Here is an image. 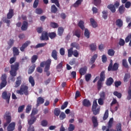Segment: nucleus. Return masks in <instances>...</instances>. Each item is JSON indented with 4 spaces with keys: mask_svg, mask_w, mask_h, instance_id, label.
I'll return each mask as SVG.
<instances>
[{
    "mask_svg": "<svg viewBox=\"0 0 131 131\" xmlns=\"http://www.w3.org/2000/svg\"><path fill=\"white\" fill-rule=\"evenodd\" d=\"M105 71H102L100 74L99 80L97 82V90L100 91L103 88V81H105Z\"/></svg>",
    "mask_w": 131,
    "mask_h": 131,
    "instance_id": "f257e3e1",
    "label": "nucleus"
},
{
    "mask_svg": "<svg viewBox=\"0 0 131 131\" xmlns=\"http://www.w3.org/2000/svg\"><path fill=\"white\" fill-rule=\"evenodd\" d=\"M4 118L6 120V122L4 124V127L6 128L11 122L12 121V116H11V113L9 111L6 112L4 116Z\"/></svg>",
    "mask_w": 131,
    "mask_h": 131,
    "instance_id": "f03ea898",
    "label": "nucleus"
},
{
    "mask_svg": "<svg viewBox=\"0 0 131 131\" xmlns=\"http://www.w3.org/2000/svg\"><path fill=\"white\" fill-rule=\"evenodd\" d=\"M16 93L19 95L22 96L25 95L28 96L29 95V92L28 91V86L26 85H21L19 90L16 91Z\"/></svg>",
    "mask_w": 131,
    "mask_h": 131,
    "instance_id": "7ed1b4c3",
    "label": "nucleus"
},
{
    "mask_svg": "<svg viewBox=\"0 0 131 131\" xmlns=\"http://www.w3.org/2000/svg\"><path fill=\"white\" fill-rule=\"evenodd\" d=\"M18 70H19V62H15V64L11 66V70L10 71V75L16 76L17 71Z\"/></svg>",
    "mask_w": 131,
    "mask_h": 131,
    "instance_id": "20e7f679",
    "label": "nucleus"
},
{
    "mask_svg": "<svg viewBox=\"0 0 131 131\" xmlns=\"http://www.w3.org/2000/svg\"><path fill=\"white\" fill-rule=\"evenodd\" d=\"M119 64L117 62H115L113 65V61L111 60L110 63L107 68L108 71H117Z\"/></svg>",
    "mask_w": 131,
    "mask_h": 131,
    "instance_id": "39448f33",
    "label": "nucleus"
},
{
    "mask_svg": "<svg viewBox=\"0 0 131 131\" xmlns=\"http://www.w3.org/2000/svg\"><path fill=\"white\" fill-rule=\"evenodd\" d=\"M51 64H52V60L51 59H48L46 61H42L40 63V67H45V71H49L50 70V67L51 66Z\"/></svg>",
    "mask_w": 131,
    "mask_h": 131,
    "instance_id": "423d86ee",
    "label": "nucleus"
},
{
    "mask_svg": "<svg viewBox=\"0 0 131 131\" xmlns=\"http://www.w3.org/2000/svg\"><path fill=\"white\" fill-rule=\"evenodd\" d=\"M98 103H97V100H94L93 103L92 111L93 112L94 115H98L100 113V108H97Z\"/></svg>",
    "mask_w": 131,
    "mask_h": 131,
    "instance_id": "0eeeda50",
    "label": "nucleus"
},
{
    "mask_svg": "<svg viewBox=\"0 0 131 131\" xmlns=\"http://www.w3.org/2000/svg\"><path fill=\"white\" fill-rule=\"evenodd\" d=\"M2 82L0 84V90H2L7 85V75L6 74H3L1 77Z\"/></svg>",
    "mask_w": 131,
    "mask_h": 131,
    "instance_id": "6e6552de",
    "label": "nucleus"
},
{
    "mask_svg": "<svg viewBox=\"0 0 131 131\" xmlns=\"http://www.w3.org/2000/svg\"><path fill=\"white\" fill-rule=\"evenodd\" d=\"M2 98L4 100H6L7 103H10V99H11V93H8L7 91H4L2 93Z\"/></svg>",
    "mask_w": 131,
    "mask_h": 131,
    "instance_id": "1a4fd4ad",
    "label": "nucleus"
},
{
    "mask_svg": "<svg viewBox=\"0 0 131 131\" xmlns=\"http://www.w3.org/2000/svg\"><path fill=\"white\" fill-rule=\"evenodd\" d=\"M41 40H49V33L47 31H43L40 37Z\"/></svg>",
    "mask_w": 131,
    "mask_h": 131,
    "instance_id": "9d476101",
    "label": "nucleus"
},
{
    "mask_svg": "<svg viewBox=\"0 0 131 131\" xmlns=\"http://www.w3.org/2000/svg\"><path fill=\"white\" fill-rule=\"evenodd\" d=\"M15 126H16V123H15V122H12L8 125L7 127V130L14 131L15 130Z\"/></svg>",
    "mask_w": 131,
    "mask_h": 131,
    "instance_id": "9b49d317",
    "label": "nucleus"
},
{
    "mask_svg": "<svg viewBox=\"0 0 131 131\" xmlns=\"http://www.w3.org/2000/svg\"><path fill=\"white\" fill-rule=\"evenodd\" d=\"M21 83H22V77L21 76H19L16 78L15 88H18L20 86Z\"/></svg>",
    "mask_w": 131,
    "mask_h": 131,
    "instance_id": "f8f14e48",
    "label": "nucleus"
},
{
    "mask_svg": "<svg viewBox=\"0 0 131 131\" xmlns=\"http://www.w3.org/2000/svg\"><path fill=\"white\" fill-rule=\"evenodd\" d=\"M88 71V67L84 66V67L81 68L79 70V72L80 75H84L86 74V72Z\"/></svg>",
    "mask_w": 131,
    "mask_h": 131,
    "instance_id": "ddd939ff",
    "label": "nucleus"
},
{
    "mask_svg": "<svg viewBox=\"0 0 131 131\" xmlns=\"http://www.w3.org/2000/svg\"><path fill=\"white\" fill-rule=\"evenodd\" d=\"M36 107H38L40 105H41V104H43L45 103V99L41 97H39L36 100Z\"/></svg>",
    "mask_w": 131,
    "mask_h": 131,
    "instance_id": "4468645a",
    "label": "nucleus"
},
{
    "mask_svg": "<svg viewBox=\"0 0 131 131\" xmlns=\"http://www.w3.org/2000/svg\"><path fill=\"white\" fill-rule=\"evenodd\" d=\"M30 43H31V42L30 41H27L25 43L23 44L21 47L20 48V50L21 52H24L25 51V49H26V48H27L28 46L30 45Z\"/></svg>",
    "mask_w": 131,
    "mask_h": 131,
    "instance_id": "2eb2a0df",
    "label": "nucleus"
},
{
    "mask_svg": "<svg viewBox=\"0 0 131 131\" xmlns=\"http://www.w3.org/2000/svg\"><path fill=\"white\" fill-rule=\"evenodd\" d=\"M28 29V22L26 21H24L23 22V25L21 27V30L22 31H26Z\"/></svg>",
    "mask_w": 131,
    "mask_h": 131,
    "instance_id": "dca6fc26",
    "label": "nucleus"
},
{
    "mask_svg": "<svg viewBox=\"0 0 131 131\" xmlns=\"http://www.w3.org/2000/svg\"><path fill=\"white\" fill-rule=\"evenodd\" d=\"M51 57L55 61H57V60H58V52H57V50H52V52L51 53Z\"/></svg>",
    "mask_w": 131,
    "mask_h": 131,
    "instance_id": "f3484780",
    "label": "nucleus"
},
{
    "mask_svg": "<svg viewBox=\"0 0 131 131\" xmlns=\"http://www.w3.org/2000/svg\"><path fill=\"white\" fill-rule=\"evenodd\" d=\"M92 121L93 123L94 127H97V126L99 125V123H98V118L97 117L93 116L92 118Z\"/></svg>",
    "mask_w": 131,
    "mask_h": 131,
    "instance_id": "a211bd4d",
    "label": "nucleus"
},
{
    "mask_svg": "<svg viewBox=\"0 0 131 131\" xmlns=\"http://www.w3.org/2000/svg\"><path fill=\"white\" fill-rule=\"evenodd\" d=\"M14 16V9H10L7 15V19H12Z\"/></svg>",
    "mask_w": 131,
    "mask_h": 131,
    "instance_id": "6ab92c4d",
    "label": "nucleus"
},
{
    "mask_svg": "<svg viewBox=\"0 0 131 131\" xmlns=\"http://www.w3.org/2000/svg\"><path fill=\"white\" fill-rule=\"evenodd\" d=\"M36 121V117L31 116V118L28 120V123L30 126H31L33 123Z\"/></svg>",
    "mask_w": 131,
    "mask_h": 131,
    "instance_id": "aec40b11",
    "label": "nucleus"
},
{
    "mask_svg": "<svg viewBox=\"0 0 131 131\" xmlns=\"http://www.w3.org/2000/svg\"><path fill=\"white\" fill-rule=\"evenodd\" d=\"M113 126V118H112L110 119L107 123V128L106 131H110V128H111Z\"/></svg>",
    "mask_w": 131,
    "mask_h": 131,
    "instance_id": "412c9836",
    "label": "nucleus"
},
{
    "mask_svg": "<svg viewBox=\"0 0 131 131\" xmlns=\"http://www.w3.org/2000/svg\"><path fill=\"white\" fill-rule=\"evenodd\" d=\"M73 35L78 37V38H80L81 35V31L80 30L77 29L73 32Z\"/></svg>",
    "mask_w": 131,
    "mask_h": 131,
    "instance_id": "4be33fe9",
    "label": "nucleus"
},
{
    "mask_svg": "<svg viewBox=\"0 0 131 131\" xmlns=\"http://www.w3.org/2000/svg\"><path fill=\"white\" fill-rule=\"evenodd\" d=\"M114 82V80L112 78V77H110L106 79V84L107 86H110V85H112V83Z\"/></svg>",
    "mask_w": 131,
    "mask_h": 131,
    "instance_id": "5701e85b",
    "label": "nucleus"
},
{
    "mask_svg": "<svg viewBox=\"0 0 131 131\" xmlns=\"http://www.w3.org/2000/svg\"><path fill=\"white\" fill-rule=\"evenodd\" d=\"M35 67H36L35 64H33V65H32L28 70V74H31L35 70Z\"/></svg>",
    "mask_w": 131,
    "mask_h": 131,
    "instance_id": "b1692460",
    "label": "nucleus"
},
{
    "mask_svg": "<svg viewBox=\"0 0 131 131\" xmlns=\"http://www.w3.org/2000/svg\"><path fill=\"white\" fill-rule=\"evenodd\" d=\"M116 25L118 27H122L123 26V21L121 19H118L116 21Z\"/></svg>",
    "mask_w": 131,
    "mask_h": 131,
    "instance_id": "393cba45",
    "label": "nucleus"
},
{
    "mask_svg": "<svg viewBox=\"0 0 131 131\" xmlns=\"http://www.w3.org/2000/svg\"><path fill=\"white\" fill-rule=\"evenodd\" d=\"M116 130L111 129V131H122L121 123H119L116 126Z\"/></svg>",
    "mask_w": 131,
    "mask_h": 131,
    "instance_id": "a878e982",
    "label": "nucleus"
},
{
    "mask_svg": "<svg viewBox=\"0 0 131 131\" xmlns=\"http://www.w3.org/2000/svg\"><path fill=\"white\" fill-rule=\"evenodd\" d=\"M107 8L112 13H115L116 12V9L113 4H110L107 6Z\"/></svg>",
    "mask_w": 131,
    "mask_h": 131,
    "instance_id": "bb28decb",
    "label": "nucleus"
},
{
    "mask_svg": "<svg viewBox=\"0 0 131 131\" xmlns=\"http://www.w3.org/2000/svg\"><path fill=\"white\" fill-rule=\"evenodd\" d=\"M98 58V54H94L90 59V64H94Z\"/></svg>",
    "mask_w": 131,
    "mask_h": 131,
    "instance_id": "cd10ccee",
    "label": "nucleus"
},
{
    "mask_svg": "<svg viewBox=\"0 0 131 131\" xmlns=\"http://www.w3.org/2000/svg\"><path fill=\"white\" fill-rule=\"evenodd\" d=\"M90 23L91 24L93 28H96L98 27V24L95 21L93 18H90Z\"/></svg>",
    "mask_w": 131,
    "mask_h": 131,
    "instance_id": "c85d7f7f",
    "label": "nucleus"
},
{
    "mask_svg": "<svg viewBox=\"0 0 131 131\" xmlns=\"http://www.w3.org/2000/svg\"><path fill=\"white\" fill-rule=\"evenodd\" d=\"M83 105L85 107H89V106L91 105V102H90L89 99H85L83 101Z\"/></svg>",
    "mask_w": 131,
    "mask_h": 131,
    "instance_id": "c756f323",
    "label": "nucleus"
},
{
    "mask_svg": "<svg viewBox=\"0 0 131 131\" xmlns=\"http://www.w3.org/2000/svg\"><path fill=\"white\" fill-rule=\"evenodd\" d=\"M83 2V0H77L74 4L73 7L74 8H78V7H79L80 5H81V3Z\"/></svg>",
    "mask_w": 131,
    "mask_h": 131,
    "instance_id": "7c9ffc66",
    "label": "nucleus"
},
{
    "mask_svg": "<svg viewBox=\"0 0 131 131\" xmlns=\"http://www.w3.org/2000/svg\"><path fill=\"white\" fill-rule=\"evenodd\" d=\"M84 35L85 37H86L88 39L90 38L91 33H90V31H89V29H84Z\"/></svg>",
    "mask_w": 131,
    "mask_h": 131,
    "instance_id": "2f4dec72",
    "label": "nucleus"
},
{
    "mask_svg": "<svg viewBox=\"0 0 131 131\" xmlns=\"http://www.w3.org/2000/svg\"><path fill=\"white\" fill-rule=\"evenodd\" d=\"M130 78V74L129 73L125 74L123 80L124 82H127L128 80Z\"/></svg>",
    "mask_w": 131,
    "mask_h": 131,
    "instance_id": "473e14b6",
    "label": "nucleus"
},
{
    "mask_svg": "<svg viewBox=\"0 0 131 131\" xmlns=\"http://www.w3.org/2000/svg\"><path fill=\"white\" fill-rule=\"evenodd\" d=\"M71 48H73H73H75L77 50H79L80 48L79 44L77 42L71 43Z\"/></svg>",
    "mask_w": 131,
    "mask_h": 131,
    "instance_id": "72a5a7b5",
    "label": "nucleus"
},
{
    "mask_svg": "<svg viewBox=\"0 0 131 131\" xmlns=\"http://www.w3.org/2000/svg\"><path fill=\"white\" fill-rule=\"evenodd\" d=\"M15 41L14 40V39H10L8 41V49H11L12 48V46H13L14 42Z\"/></svg>",
    "mask_w": 131,
    "mask_h": 131,
    "instance_id": "f704fd0d",
    "label": "nucleus"
},
{
    "mask_svg": "<svg viewBox=\"0 0 131 131\" xmlns=\"http://www.w3.org/2000/svg\"><path fill=\"white\" fill-rule=\"evenodd\" d=\"M29 81L30 83H31L32 86H34V85H35V81H34L33 77L30 76L29 78Z\"/></svg>",
    "mask_w": 131,
    "mask_h": 131,
    "instance_id": "c9c22d12",
    "label": "nucleus"
},
{
    "mask_svg": "<svg viewBox=\"0 0 131 131\" xmlns=\"http://www.w3.org/2000/svg\"><path fill=\"white\" fill-rule=\"evenodd\" d=\"M78 26L82 30H84L85 28H84V22H83V21L80 20L79 22L78 23Z\"/></svg>",
    "mask_w": 131,
    "mask_h": 131,
    "instance_id": "e433bc0d",
    "label": "nucleus"
},
{
    "mask_svg": "<svg viewBox=\"0 0 131 131\" xmlns=\"http://www.w3.org/2000/svg\"><path fill=\"white\" fill-rule=\"evenodd\" d=\"M73 48H70V49L68 50V57L70 58L72 57V55H73Z\"/></svg>",
    "mask_w": 131,
    "mask_h": 131,
    "instance_id": "4c0bfd02",
    "label": "nucleus"
},
{
    "mask_svg": "<svg viewBox=\"0 0 131 131\" xmlns=\"http://www.w3.org/2000/svg\"><path fill=\"white\" fill-rule=\"evenodd\" d=\"M57 36V34L56 33L53 32H50L48 33V37H50L51 39H53V38H55Z\"/></svg>",
    "mask_w": 131,
    "mask_h": 131,
    "instance_id": "58836bf2",
    "label": "nucleus"
},
{
    "mask_svg": "<svg viewBox=\"0 0 131 131\" xmlns=\"http://www.w3.org/2000/svg\"><path fill=\"white\" fill-rule=\"evenodd\" d=\"M122 66L125 68L128 69L129 68V66H128V63H127V60L124 59L122 60Z\"/></svg>",
    "mask_w": 131,
    "mask_h": 131,
    "instance_id": "ea45409f",
    "label": "nucleus"
},
{
    "mask_svg": "<svg viewBox=\"0 0 131 131\" xmlns=\"http://www.w3.org/2000/svg\"><path fill=\"white\" fill-rule=\"evenodd\" d=\"M63 32H64V29L62 27H60L58 29V34L59 36L63 35Z\"/></svg>",
    "mask_w": 131,
    "mask_h": 131,
    "instance_id": "a19ab883",
    "label": "nucleus"
},
{
    "mask_svg": "<svg viewBox=\"0 0 131 131\" xmlns=\"http://www.w3.org/2000/svg\"><path fill=\"white\" fill-rule=\"evenodd\" d=\"M13 53L14 56H18L19 55V49L16 47H13Z\"/></svg>",
    "mask_w": 131,
    "mask_h": 131,
    "instance_id": "79ce46f5",
    "label": "nucleus"
},
{
    "mask_svg": "<svg viewBox=\"0 0 131 131\" xmlns=\"http://www.w3.org/2000/svg\"><path fill=\"white\" fill-rule=\"evenodd\" d=\"M38 113V110H37L36 108H34L32 110L31 114L30 115V116H34V115H36Z\"/></svg>",
    "mask_w": 131,
    "mask_h": 131,
    "instance_id": "37998d69",
    "label": "nucleus"
},
{
    "mask_svg": "<svg viewBox=\"0 0 131 131\" xmlns=\"http://www.w3.org/2000/svg\"><path fill=\"white\" fill-rule=\"evenodd\" d=\"M118 10L120 14H123L124 13V11H125V8H124V6H123V5H121L119 7Z\"/></svg>",
    "mask_w": 131,
    "mask_h": 131,
    "instance_id": "c03bdc74",
    "label": "nucleus"
},
{
    "mask_svg": "<svg viewBox=\"0 0 131 131\" xmlns=\"http://www.w3.org/2000/svg\"><path fill=\"white\" fill-rule=\"evenodd\" d=\"M57 11H58V9L56 7V5H53L51 6V12L54 13V14H56L57 13Z\"/></svg>",
    "mask_w": 131,
    "mask_h": 131,
    "instance_id": "a18cd8bd",
    "label": "nucleus"
},
{
    "mask_svg": "<svg viewBox=\"0 0 131 131\" xmlns=\"http://www.w3.org/2000/svg\"><path fill=\"white\" fill-rule=\"evenodd\" d=\"M60 113H61V111L59 110V108H55L54 111V115H55V116H59Z\"/></svg>",
    "mask_w": 131,
    "mask_h": 131,
    "instance_id": "49530a36",
    "label": "nucleus"
},
{
    "mask_svg": "<svg viewBox=\"0 0 131 131\" xmlns=\"http://www.w3.org/2000/svg\"><path fill=\"white\" fill-rule=\"evenodd\" d=\"M31 109H32V105L31 104H28L26 108V113H30Z\"/></svg>",
    "mask_w": 131,
    "mask_h": 131,
    "instance_id": "de8ad7c7",
    "label": "nucleus"
},
{
    "mask_svg": "<svg viewBox=\"0 0 131 131\" xmlns=\"http://www.w3.org/2000/svg\"><path fill=\"white\" fill-rule=\"evenodd\" d=\"M102 17L103 18V19L106 20V19L108 18V11L104 10L102 11Z\"/></svg>",
    "mask_w": 131,
    "mask_h": 131,
    "instance_id": "09e8293b",
    "label": "nucleus"
},
{
    "mask_svg": "<svg viewBox=\"0 0 131 131\" xmlns=\"http://www.w3.org/2000/svg\"><path fill=\"white\" fill-rule=\"evenodd\" d=\"M107 54L108 56H111V57L114 56L115 54V51L113 49H109L107 51Z\"/></svg>",
    "mask_w": 131,
    "mask_h": 131,
    "instance_id": "8fccbe9b",
    "label": "nucleus"
},
{
    "mask_svg": "<svg viewBox=\"0 0 131 131\" xmlns=\"http://www.w3.org/2000/svg\"><path fill=\"white\" fill-rule=\"evenodd\" d=\"M114 95L116 96V97H117L118 99H121V97H122V94L121 93L117 92V91H115L114 92Z\"/></svg>",
    "mask_w": 131,
    "mask_h": 131,
    "instance_id": "3c124183",
    "label": "nucleus"
},
{
    "mask_svg": "<svg viewBox=\"0 0 131 131\" xmlns=\"http://www.w3.org/2000/svg\"><path fill=\"white\" fill-rule=\"evenodd\" d=\"M46 45L47 42L38 43L35 47L34 46V48L35 49H38V48H42V47H45V46H46Z\"/></svg>",
    "mask_w": 131,
    "mask_h": 131,
    "instance_id": "603ef678",
    "label": "nucleus"
},
{
    "mask_svg": "<svg viewBox=\"0 0 131 131\" xmlns=\"http://www.w3.org/2000/svg\"><path fill=\"white\" fill-rule=\"evenodd\" d=\"M99 96L100 97V99H102L103 100H105L106 99V93L105 92H100Z\"/></svg>",
    "mask_w": 131,
    "mask_h": 131,
    "instance_id": "864d4df0",
    "label": "nucleus"
},
{
    "mask_svg": "<svg viewBox=\"0 0 131 131\" xmlns=\"http://www.w3.org/2000/svg\"><path fill=\"white\" fill-rule=\"evenodd\" d=\"M90 47L91 50L93 51H96V50H97V45H96V43H92L90 45Z\"/></svg>",
    "mask_w": 131,
    "mask_h": 131,
    "instance_id": "5fc2aeb1",
    "label": "nucleus"
},
{
    "mask_svg": "<svg viewBox=\"0 0 131 131\" xmlns=\"http://www.w3.org/2000/svg\"><path fill=\"white\" fill-rule=\"evenodd\" d=\"M66 118V114L64 112H61L59 115V119L60 120H64Z\"/></svg>",
    "mask_w": 131,
    "mask_h": 131,
    "instance_id": "6e6d98bb",
    "label": "nucleus"
},
{
    "mask_svg": "<svg viewBox=\"0 0 131 131\" xmlns=\"http://www.w3.org/2000/svg\"><path fill=\"white\" fill-rule=\"evenodd\" d=\"M37 59H38V56H37V55H33L31 58V63H35Z\"/></svg>",
    "mask_w": 131,
    "mask_h": 131,
    "instance_id": "4d7b16f0",
    "label": "nucleus"
},
{
    "mask_svg": "<svg viewBox=\"0 0 131 131\" xmlns=\"http://www.w3.org/2000/svg\"><path fill=\"white\" fill-rule=\"evenodd\" d=\"M109 116V111L108 110H106L104 116H103V120H106V119H107V118H108V116Z\"/></svg>",
    "mask_w": 131,
    "mask_h": 131,
    "instance_id": "13d9d810",
    "label": "nucleus"
},
{
    "mask_svg": "<svg viewBox=\"0 0 131 131\" xmlns=\"http://www.w3.org/2000/svg\"><path fill=\"white\" fill-rule=\"evenodd\" d=\"M50 26L51 27H52V28H58V27H59V25L56 23L51 22L50 23Z\"/></svg>",
    "mask_w": 131,
    "mask_h": 131,
    "instance_id": "bf43d9fd",
    "label": "nucleus"
},
{
    "mask_svg": "<svg viewBox=\"0 0 131 131\" xmlns=\"http://www.w3.org/2000/svg\"><path fill=\"white\" fill-rule=\"evenodd\" d=\"M52 4H55L58 8L60 7V3H59V0H50Z\"/></svg>",
    "mask_w": 131,
    "mask_h": 131,
    "instance_id": "052dcab7",
    "label": "nucleus"
},
{
    "mask_svg": "<svg viewBox=\"0 0 131 131\" xmlns=\"http://www.w3.org/2000/svg\"><path fill=\"white\" fill-rule=\"evenodd\" d=\"M119 45L120 46V47H123V46L125 45V41H124V39L120 38L119 39Z\"/></svg>",
    "mask_w": 131,
    "mask_h": 131,
    "instance_id": "680f3d73",
    "label": "nucleus"
},
{
    "mask_svg": "<svg viewBox=\"0 0 131 131\" xmlns=\"http://www.w3.org/2000/svg\"><path fill=\"white\" fill-rule=\"evenodd\" d=\"M75 129V126L73 124H70L68 127V131H73Z\"/></svg>",
    "mask_w": 131,
    "mask_h": 131,
    "instance_id": "e2e57ef3",
    "label": "nucleus"
},
{
    "mask_svg": "<svg viewBox=\"0 0 131 131\" xmlns=\"http://www.w3.org/2000/svg\"><path fill=\"white\" fill-rule=\"evenodd\" d=\"M24 108H25V105L19 106L18 108V113H21V112H23V111L24 110Z\"/></svg>",
    "mask_w": 131,
    "mask_h": 131,
    "instance_id": "0e129e2a",
    "label": "nucleus"
},
{
    "mask_svg": "<svg viewBox=\"0 0 131 131\" xmlns=\"http://www.w3.org/2000/svg\"><path fill=\"white\" fill-rule=\"evenodd\" d=\"M43 12V11L41 8H37L35 10L36 14H37L38 15H41L42 13Z\"/></svg>",
    "mask_w": 131,
    "mask_h": 131,
    "instance_id": "69168bd1",
    "label": "nucleus"
},
{
    "mask_svg": "<svg viewBox=\"0 0 131 131\" xmlns=\"http://www.w3.org/2000/svg\"><path fill=\"white\" fill-rule=\"evenodd\" d=\"M41 125H42V126H44L45 127H46V126H47L48 121H47L46 120H43L42 121H41Z\"/></svg>",
    "mask_w": 131,
    "mask_h": 131,
    "instance_id": "338daca9",
    "label": "nucleus"
},
{
    "mask_svg": "<svg viewBox=\"0 0 131 131\" xmlns=\"http://www.w3.org/2000/svg\"><path fill=\"white\" fill-rule=\"evenodd\" d=\"M127 94H128V95L127 96V100L129 101V100H131V89L128 90Z\"/></svg>",
    "mask_w": 131,
    "mask_h": 131,
    "instance_id": "774afa93",
    "label": "nucleus"
}]
</instances>
